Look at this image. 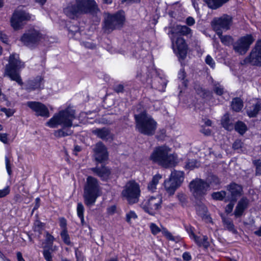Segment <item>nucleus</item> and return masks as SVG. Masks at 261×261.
Here are the masks:
<instances>
[{
	"instance_id": "1",
	"label": "nucleus",
	"mask_w": 261,
	"mask_h": 261,
	"mask_svg": "<svg viewBox=\"0 0 261 261\" xmlns=\"http://www.w3.org/2000/svg\"><path fill=\"white\" fill-rule=\"evenodd\" d=\"M75 118V111L67 108L55 113L46 123V125L50 128H57L61 126V128L55 130L54 135L57 138L65 137L73 134V130L71 128Z\"/></svg>"
},
{
	"instance_id": "2",
	"label": "nucleus",
	"mask_w": 261,
	"mask_h": 261,
	"mask_svg": "<svg viewBox=\"0 0 261 261\" xmlns=\"http://www.w3.org/2000/svg\"><path fill=\"white\" fill-rule=\"evenodd\" d=\"M63 12L69 18L74 19L83 14L96 15L100 9L95 0H75L69 3Z\"/></svg>"
},
{
	"instance_id": "3",
	"label": "nucleus",
	"mask_w": 261,
	"mask_h": 261,
	"mask_svg": "<svg viewBox=\"0 0 261 261\" xmlns=\"http://www.w3.org/2000/svg\"><path fill=\"white\" fill-rule=\"evenodd\" d=\"M150 160L165 168L175 166L176 157L171 153V148L166 145L156 147L150 154Z\"/></svg>"
},
{
	"instance_id": "4",
	"label": "nucleus",
	"mask_w": 261,
	"mask_h": 261,
	"mask_svg": "<svg viewBox=\"0 0 261 261\" xmlns=\"http://www.w3.org/2000/svg\"><path fill=\"white\" fill-rule=\"evenodd\" d=\"M134 118L136 129L139 133L148 136L154 134L157 127V122L146 111H144L138 114H135Z\"/></svg>"
},
{
	"instance_id": "5",
	"label": "nucleus",
	"mask_w": 261,
	"mask_h": 261,
	"mask_svg": "<svg viewBox=\"0 0 261 261\" xmlns=\"http://www.w3.org/2000/svg\"><path fill=\"white\" fill-rule=\"evenodd\" d=\"M8 62L5 66L4 76L22 86L23 82L20 76V71L24 67V63L20 60L19 56L16 54L11 55Z\"/></svg>"
},
{
	"instance_id": "6",
	"label": "nucleus",
	"mask_w": 261,
	"mask_h": 261,
	"mask_svg": "<svg viewBox=\"0 0 261 261\" xmlns=\"http://www.w3.org/2000/svg\"><path fill=\"white\" fill-rule=\"evenodd\" d=\"M99 186L95 178L89 176L87 178L84 188L85 204L89 207L93 205L99 196Z\"/></svg>"
},
{
	"instance_id": "7",
	"label": "nucleus",
	"mask_w": 261,
	"mask_h": 261,
	"mask_svg": "<svg viewBox=\"0 0 261 261\" xmlns=\"http://www.w3.org/2000/svg\"><path fill=\"white\" fill-rule=\"evenodd\" d=\"M123 12L119 11L114 14H108L102 24L103 32L110 34L113 31L121 28L125 21Z\"/></svg>"
},
{
	"instance_id": "8",
	"label": "nucleus",
	"mask_w": 261,
	"mask_h": 261,
	"mask_svg": "<svg viewBox=\"0 0 261 261\" xmlns=\"http://www.w3.org/2000/svg\"><path fill=\"white\" fill-rule=\"evenodd\" d=\"M141 191L139 185L134 180L126 182L121 192L122 197L126 199L129 204L138 202Z\"/></svg>"
},
{
	"instance_id": "9",
	"label": "nucleus",
	"mask_w": 261,
	"mask_h": 261,
	"mask_svg": "<svg viewBox=\"0 0 261 261\" xmlns=\"http://www.w3.org/2000/svg\"><path fill=\"white\" fill-rule=\"evenodd\" d=\"M189 187L195 198L200 200L204 198L208 190V185L207 182L198 178L190 182Z\"/></svg>"
},
{
	"instance_id": "10",
	"label": "nucleus",
	"mask_w": 261,
	"mask_h": 261,
	"mask_svg": "<svg viewBox=\"0 0 261 261\" xmlns=\"http://www.w3.org/2000/svg\"><path fill=\"white\" fill-rule=\"evenodd\" d=\"M184 178V172L174 170L171 172L170 177L164 182V186L166 191L173 195L176 190L181 185Z\"/></svg>"
},
{
	"instance_id": "11",
	"label": "nucleus",
	"mask_w": 261,
	"mask_h": 261,
	"mask_svg": "<svg viewBox=\"0 0 261 261\" xmlns=\"http://www.w3.org/2000/svg\"><path fill=\"white\" fill-rule=\"evenodd\" d=\"M232 24V17L227 14H223L221 17H215L211 22V25L216 33L227 31L230 29Z\"/></svg>"
},
{
	"instance_id": "12",
	"label": "nucleus",
	"mask_w": 261,
	"mask_h": 261,
	"mask_svg": "<svg viewBox=\"0 0 261 261\" xmlns=\"http://www.w3.org/2000/svg\"><path fill=\"white\" fill-rule=\"evenodd\" d=\"M162 198L160 196H151L148 199L144 200L141 204V207L147 213L154 215L156 211L161 207Z\"/></svg>"
},
{
	"instance_id": "13",
	"label": "nucleus",
	"mask_w": 261,
	"mask_h": 261,
	"mask_svg": "<svg viewBox=\"0 0 261 261\" xmlns=\"http://www.w3.org/2000/svg\"><path fill=\"white\" fill-rule=\"evenodd\" d=\"M41 38L42 35L38 31L30 29L23 34L20 40L24 45L31 48L37 45Z\"/></svg>"
},
{
	"instance_id": "14",
	"label": "nucleus",
	"mask_w": 261,
	"mask_h": 261,
	"mask_svg": "<svg viewBox=\"0 0 261 261\" xmlns=\"http://www.w3.org/2000/svg\"><path fill=\"white\" fill-rule=\"evenodd\" d=\"M172 48L180 61L184 60L187 57L188 45L185 40L181 37H171Z\"/></svg>"
},
{
	"instance_id": "15",
	"label": "nucleus",
	"mask_w": 261,
	"mask_h": 261,
	"mask_svg": "<svg viewBox=\"0 0 261 261\" xmlns=\"http://www.w3.org/2000/svg\"><path fill=\"white\" fill-rule=\"evenodd\" d=\"M243 64L261 66V40L256 42L249 55L243 60Z\"/></svg>"
},
{
	"instance_id": "16",
	"label": "nucleus",
	"mask_w": 261,
	"mask_h": 261,
	"mask_svg": "<svg viewBox=\"0 0 261 261\" xmlns=\"http://www.w3.org/2000/svg\"><path fill=\"white\" fill-rule=\"evenodd\" d=\"M253 41L254 39L251 35L242 37L232 44L233 49L235 52L244 55L247 51Z\"/></svg>"
},
{
	"instance_id": "17",
	"label": "nucleus",
	"mask_w": 261,
	"mask_h": 261,
	"mask_svg": "<svg viewBox=\"0 0 261 261\" xmlns=\"http://www.w3.org/2000/svg\"><path fill=\"white\" fill-rule=\"evenodd\" d=\"M31 19V15L25 11L16 10L13 13L11 19V24L15 30L19 29L23 22Z\"/></svg>"
},
{
	"instance_id": "18",
	"label": "nucleus",
	"mask_w": 261,
	"mask_h": 261,
	"mask_svg": "<svg viewBox=\"0 0 261 261\" xmlns=\"http://www.w3.org/2000/svg\"><path fill=\"white\" fill-rule=\"evenodd\" d=\"M226 189L229 195L227 196L225 201L236 202L238 198L243 194V187L233 182L228 185L226 186Z\"/></svg>"
},
{
	"instance_id": "19",
	"label": "nucleus",
	"mask_w": 261,
	"mask_h": 261,
	"mask_svg": "<svg viewBox=\"0 0 261 261\" xmlns=\"http://www.w3.org/2000/svg\"><path fill=\"white\" fill-rule=\"evenodd\" d=\"M93 152L94 159L98 163H103L108 159L107 148L101 142H98L95 144Z\"/></svg>"
},
{
	"instance_id": "20",
	"label": "nucleus",
	"mask_w": 261,
	"mask_h": 261,
	"mask_svg": "<svg viewBox=\"0 0 261 261\" xmlns=\"http://www.w3.org/2000/svg\"><path fill=\"white\" fill-rule=\"evenodd\" d=\"M27 106L30 108L37 116L45 118L49 117V112L45 105L38 101H28Z\"/></svg>"
},
{
	"instance_id": "21",
	"label": "nucleus",
	"mask_w": 261,
	"mask_h": 261,
	"mask_svg": "<svg viewBox=\"0 0 261 261\" xmlns=\"http://www.w3.org/2000/svg\"><path fill=\"white\" fill-rule=\"evenodd\" d=\"M44 80L41 76L29 79L25 84V89L28 91H34L42 88L43 86Z\"/></svg>"
},
{
	"instance_id": "22",
	"label": "nucleus",
	"mask_w": 261,
	"mask_h": 261,
	"mask_svg": "<svg viewBox=\"0 0 261 261\" xmlns=\"http://www.w3.org/2000/svg\"><path fill=\"white\" fill-rule=\"evenodd\" d=\"M249 200L246 197H243L238 202L234 211L236 218L241 217L249 205Z\"/></svg>"
},
{
	"instance_id": "23",
	"label": "nucleus",
	"mask_w": 261,
	"mask_h": 261,
	"mask_svg": "<svg viewBox=\"0 0 261 261\" xmlns=\"http://www.w3.org/2000/svg\"><path fill=\"white\" fill-rule=\"evenodd\" d=\"M192 30L186 25H177L173 28L170 33L171 37H180V36H188L191 34Z\"/></svg>"
},
{
	"instance_id": "24",
	"label": "nucleus",
	"mask_w": 261,
	"mask_h": 261,
	"mask_svg": "<svg viewBox=\"0 0 261 261\" xmlns=\"http://www.w3.org/2000/svg\"><path fill=\"white\" fill-rule=\"evenodd\" d=\"M91 170L103 180L109 179L111 173L110 169L105 166H96Z\"/></svg>"
},
{
	"instance_id": "25",
	"label": "nucleus",
	"mask_w": 261,
	"mask_h": 261,
	"mask_svg": "<svg viewBox=\"0 0 261 261\" xmlns=\"http://www.w3.org/2000/svg\"><path fill=\"white\" fill-rule=\"evenodd\" d=\"M91 132L93 134L103 140H108L112 138V135L110 130L107 127H102L101 128H97L92 129Z\"/></svg>"
},
{
	"instance_id": "26",
	"label": "nucleus",
	"mask_w": 261,
	"mask_h": 261,
	"mask_svg": "<svg viewBox=\"0 0 261 261\" xmlns=\"http://www.w3.org/2000/svg\"><path fill=\"white\" fill-rule=\"evenodd\" d=\"M229 0H204L207 7L212 10H216L221 7Z\"/></svg>"
},
{
	"instance_id": "27",
	"label": "nucleus",
	"mask_w": 261,
	"mask_h": 261,
	"mask_svg": "<svg viewBox=\"0 0 261 261\" xmlns=\"http://www.w3.org/2000/svg\"><path fill=\"white\" fill-rule=\"evenodd\" d=\"M229 0H204L207 7L212 10H216L221 7Z\"/></svg>"
},
{
	"instance_id": "28",
	"label": "nucleus",
	"mask_w": 261,
	"mask_h": 261,
	"mask_svg": "<svg viewBox=\"0 0 261 261\" xmlns=\"http://www.w3.org/2000/svg\"><path fill=\"white\" fill-rule=\"evenodd\" d=\"M192 237L196 244L200 247L202 246L204 248H207L210 246L208 241V238L206 236H203L202 238L197 236L192 232Z\"/></svg>"
},
{
	"instance_id": "29",
	"label": "nucleus",
	"mask_w": 261,
	"mask_h": 261,
	"mask_svg": "<svg viewBox=\"0 0 261 261\" xmlns=\"http://www.w3.org/2000/svg\"><path fill=\"white\" fill-rule=\"evenodd\" d=\"M221 124L226 130H231L233 129V125L231 121L228 114L226 113L221 119Z\"/></svg>"
},
{
	"instance_id": "30",
	"label": "nucleus",
	"mask_w": 261,
	"mask_h": 261,
	"mask_svg": "<svg viewBox=\"0 0 261 261\" xmlns=\"http://www.w3.org/2000/svg\"><path fill=\"white\" fill-rule=\"evenodd\" d=\"M222 219L225 227L228 230L232 232L234 234L237 233V230L235 229L233 222L230 219L223 217L222 218Z\"/></svg>"
},
{
	"instance_id": "31",
	"label": "nucleus",
	"mask_w": 261,
	"mask_h": 261,
	"mask_svg": "<svg viewBox=\"0 0 261 261\" xmlns=\"http://www.w3.org/2000/svg\"><path fill=\"white\" fill-rule=\"evenodd\" d=\"M206 181L208 185V188L210 186H212L213 187H217L221 184V180L219 178L214 174L210 175L207 177Z\"/></svg>"
},
{
	"instance_id": "32",
	"label": "nucleus",
	"mask_w": 261,
	"mask_h": 261,
	"mask_svg": "<svg viewBox=\"0 0 261 261\" xmlns=\"http://www.w3.org/2000/svg\"><path fill=\"white\" fill-rule=\"evenodd\" d=\"M231 106L234 111L240 112L243 107V102L240 98L236 97L232 99Z\"/></svg>"
},
{
	"instance_id": "33",
	"label": "nucleus",
	"mask_w": 261,
	"mask_h": 261,
	"mask_svg": "<svg viewBox=\"0 0 261 261\" xmlns=\"http://www.w3.org/2000/svg\"><path fill=\"white\" fill-rule=\"evenodd\" d=\"M221 42L225 45L229 46L233 44V38L229 35H222V32H219L217 33Z\"/></svg>"
},
{
	"instance_id": "34",
	"label": "nucleus",
	"mask_w": 261,
	"mask_h": 261,
	"mask_svg": "<svg viewBox=\"0 0 261 261\" xmlns=\"http://www.w3.org/2000/svg\"><path fill=\"white\" fill-rule=\"evenodd\" d=\"M261 109V105L259 103H256L253 105L250 109L247 110L248 115L250 117H254L258 114Z\"/></svg>"
},
{
	"instance_id": "35",
	"label": "nucleus",
	"mask_w": 261,
	"mask_h": 261,
	"mask_svg": "<svg viewBox=\"0 0 261 261\" xmlns=\"http://www.w3.org/2000/svg\"><path fill=\"white\" fill-rule=\"evenodd\" d=\"M236 131L239 133L240 135H243L245 133L247 130L246 125L242 121H238L234 126H233Z\"/></svg>"
},
{
	"instance_id": "36",
	"label": "nucleus",
	"mask_w": 261,
	"mask_h": 261,
	"mask_svg": "<svg viewBox=\"0 0 261 261\" xmlns=\"http://www.w3.org/2000/svg\"><path fill=\"white\" fill-rule=\"evenodd\" d=\"M162 178L161 175L156 174L154 175L151 181L148 184V189L152 192H153L156 189V186L159 182V180Z\"/></svg>"
},
{
	"instance_id": "37",
	"label": "nucleus",
	"mask_w": 261,
	"mask_h": 261,
	"mask_svg": "<svg viewBox=\"0 0 261 261\" xmlns=\"http://www.w3.org/2000/svg\"><path fill=\"white\" fill-rule=\"evenodd\" d=\"M197 214L201 218H204L207 217V207L203 204H197L196 206Z\"/></svg>"
},
{
	"instance_id": "38",
	"label": "nucleus",
	"mask_w": 261,
	"mask_h": 261,
	"mask_svg": "<svg viewBox=\"0 0 261 261\" xmlns=\"http://www.w3.org/2000/svg\"><path fill=\"white\" fill-rule=\"evenodd\" d=\"M200 166V164L196 160H189L187 162L185 167L189 170H193L195 168H198Z\"/></svg>"
},
{
	"instance_id": "39",
	"label": "nucleus",
	"mask_w": 261,
	"mask_h": 261,
	"mask_svg": "<svg viewBox=\"0 0 261 261\" xmlns=\"http://www.w3.org/2000/svg\"><path fill=\"white\" fill-rule=\"evenodd\" d=\"M211 196L213 199L216 200H223L225 197H227L226 192L224 191L214 192Z\"/></svg>"
},
{
	"instance_id": "40",
	"label": "nucleus",
	"mask_w": 261,
	"mask_h": 261,
	"mask_svg": "<svg viewBox=\"0 0 261 261\" xmlns=\"http://www.w3.org/2000/svg\"><path fill=\"white\" fill-rule=\"evenodd\" d=\"M60 235L63 241L65 244L67 245H70L71 244V242L70 241V237L68 233L67 229L62 230L61 232Z\"/></svg>"
},
{
	"instance_id": "41",
	"label": "nucleus",
	"mask_w": 261,
	"mask_h": 261,
	"mask_svg": "<svg viewBox=\"0 0 261 261\" xmlns=\"http://www.w3.org/2000/svg\"><path fill=\"white\" fill-rule=\"evenodd\" d=\"M147 68L145 66L141 67L138 69L137 71V77L142 79V77H147L148 75L147 72Z\"/></svg>"
},
{
	"instance_id": "42",
	"label": "nucleus",
	"mask_w": 261,
	"mask_h": 261,
	"mask_svg": "<svg viewBox=\"0 0 261 261\" xmlns=\"http://www.w3.org/2000/svg\"><path fill=\"white\" fill-rule=\"evenodd\" d=\"M186 74L184 69H181L178 72V79L182 81V83L185 87L188 85V81L185 80Z\"/></svg>"
},
{
	"instance_id": "43",
	"label": "nucleus",
	"mask_w": 261,
	"mask_h": 261,
	"mask_svg": "<svg viewBox=\"0 0 261 261\" xmlns=\"http://www.w3.org/2000/svg\"><path fill=\"white\" fill-rule=\"evenodd\" d=\"M213 90L214 92L218 95H221L224 93V88L223 86L219 84H216L214 85Z\"/></svg>"
},
{
	"instance_id": "44",
	"label": "nucleus",
	"mask_w": 261,
	"mask_h": 261,
	"mask_svg": "<svg viewBox=\"0 0 261 261\" xmlns=\"http://www.w3.org/2000/svg\"><path fill=\"white\" fill-rule=\"evenodd\" d=\"M253 163L256 167V175H261V160H254L253 161Z\"/></svg>"
},
{
	"instance_id": "45",
	"label": "nucleus",
	"mask_w": 261,
	"mask_h": 261,
	"mask_svg": "<svg viewBox=\"0 0 261 261\" xmlns=\"http://www.w3.org/2000/svg\"><path fill=\"white\" fill-rule=\"evenodd\" d=\"M43 227L44 224L40 221H37L35 223L34 231H37L39 234H41Z\"/></svg>"
},
{
	"instance_id": "46",
	"label": "nucleus",
	"mask_w": 261,
	"mask_h": 261,
	"mask_svg": "<svg viewBox=\"0 0 261 261\" xmlns=\"http://www.w3.org/2000/svg\"><path fill=\"white\" fill-rule=\"evenodd\" d=\"M77 214L79 217H82L84 216V207L83 204L79 202L77 204Z\"/></svg>"
},
{
	"instance_id": "47",
	"label": "nucleus",
	"mask_w": 261,
	"mask_h": 261,
	"mask_svg": "<svg viewBox=\"0 0 261 261\" xmlns=\"http://www.w3.org/2000/svg\"><path fill=\"white\" fill-rule=\"evenodd\" d=\"M137 218V216L136 214L134 211H130L129 213L126 214V221L128 223H130L131 219H136Z\"/></svg>"
},
{
	"instance_id": "48",
	"label": "nucleus",
	"mask_w": 261,
	"mask_h": 261,
	"mask_svg": "<svg viewBox=\"0 0 261 261\" xmlns=\"http://www.w3.org/2000/svg\"><path fill=\"white\" fill-rule=\"evenodd\" d=\"M75 254L76 260V261H84V256L82 251L78 250V249H75Z\"/></svg>"
},
{
	"instance_id": "49",
	"label": "nucleus",
	"mask_w": 261,
	"mask_h": 261,
	"mask_svg": "<svg viewBox=\"0 0 261 261\" xmlns=\"http://www.w3.org/2000/svg\"><path fill=\"white\" fill-rule=\"evenodd\" d=\"M205 63L208 65L211 68H214L215 66V63L213 58L210 56L207 55L205 60Z\"/></svg>"
},
{
	"instance_id": "50",
	"label": "nucleus",
	"mask_w": 261,
	"mask_h": 261,
	"mask_svg": "<svg viewBox=\"0 0 261 261\" xmlns=\"http://www.w3.org/2000/svg\"><path fill=\"white\" fill-rule=\"evenodd\" d=\"M164 235L166 237V238L170 241H176L177 238L172 236L171 232H170L167 230H165L163 231Z\"/></svg>"
},
{
	"instance_id": "51",
	"label": "nucleus",
	"mask_w": 261,
	"mask_h": 261,
	"mask_svg": "<svg viewBox=\"0 0 261 261\" xmlns=\"http://www.w3.org/2000/svg\"><path fill=\"white\" fill-rule=\"evenodd\" d=\"M54 240V238L53 236L50 234L48 232H46V242L47 245L49 247L53 245V243Z\"/></svg>"
},
{
	"instance_id": "52",
	"label": "nucleus",
	"mask_w": 261,
	"mask_h": 261,
	"mask_svg": "<svg viewBox=\"0 0 261 261\" xmlns=\"http://www.w3.org/2000/svg\"><path fill=\"white\" fill-rule=\"evenodd\" d=\"M43 254L45 259L46 261H52V256L51 252L48 249H44L43 251Z\"/></svg>"
},
{
	"instance_id": "53",
	"label": "nucleus",
	"mask_w": 261,
	"mask_h": 261,
	"mask_svg": "<svg viewBox=\"0 0 261 261\" xmlns=\"http://www.w3.org/2000/svg\"><path fill=\"white\" fill-rule=\"evenodd\" d=\"M6 167L8 174L11 176L12 173L10 161L7 156H5Z\"/></svg>"
},
{
	"instance_id": "54",
	"label": "nucleus",
	"mask_w": 261,
	"mask_h": 261,
	"mask_svg": "<svg viewBox=\"0 0 261 261\" xmlns=\"http://www.w3.org/2000/svg\"><path fill=\"white\" fill-rule=\"evenodd\" d=\"M150 228L152 233L153 234H156L161 231L160 228L154 223H151Z\"/></svg>"
},
{
	"instance_id": "55",
	"label": "nucleus",
	"mask_w": 261,
	"mask_h": 261,
	"mask_svg": "<svg viewBox=\"0 0 261 261\" xmlns=\"http://www.w3.org/2000/svg\"><path fill=\"white\" fill-rule=\"evenodd\" d=\"M1 111L5 113L8 117L12 116L14 113V111L11 109H7L6 108H3L1 109Z\"/></svg>"
},
{
	"instance_id": "56",
	"label": "nucleus",
	"mask_w": 261,
	"mask_h": 261,
	"mask_svg": "<svg viewBox=\"0 0 261 261\" xmlns=\"http://www.w3.org/2000/svg\"><path fill=\"white\" fill-rule=\"evenodd\" d=\"M243 143L241 140H236L232 144V148L234 150H237L240 149L242 147Z\"/></svg>"
},
{
	"instance_id": "57",
	"label": "nucleus",
	"mask_w": 261,
	"mask_h": 261,
	"mask_svg": "<svg viewBox=\"0 0 261 261\" xmlns=\"http://www.w3.org/2000/svg\"><path fill=\"white\" fill-rule=\"evenodd\" d=\"M234 203L235 202L230 201V203L226 205L225 207L226 213L229 214L232 211Z\"/></svg>"
},
{
	"instance_id": "58",
	"label": "nucleus",
	"mask_w": 261,
	"mask_h": 261,
	"mask_svg": "<svg viewBox=\"0 0 261 261\" xmlns=\"http://www.w3.org/2000/svg\"><path fill=\"white\" fill-rule=\"evenodd\" d=\"M114 90L117 93H123L124 91V86L122 84L117 85L114 87Z\"/></svg>"
},
{
	"instance_id": "59",
	"label": "nucleus",
	"mask_w": 261,
	"mask_h": 261,
	"mask_svg": "<svg viewBox=\"0 0 261 261\" xmlns=\"http://www.w3.org/2000/svg\"><path fill=\"white\" fill-rule=\"evenodd\" d=\"M10 192L9 187H7L3 190H0V198L5 197Z\"/></svg>"
},
{
	"instance_id": "60",
	"label": "nucleus",
	"mask_w": 261,
	"mask_h": 261,
	"mask_svg": "<svg viewBox=\"0 0 261 261\" xmlns=\"http://www.w3.org/2000/svg\"><path fill=\"white\" fill-rule=\"evenodd\" d=\"M182 258L185 261H190L192 259V257L189 252H185L182 254Z\"/></svg>"
},
{
	"instance_id": "61",
	"label": "nucleus",
	"mask_w": 261,
	"mask_h": 261,
	"mask_svg": "<svg viewBox=\"0 0 261 261\" xmlns=\"http://www.w3.org/2000/svg\"><path fill=\"white\" fill-rule=\"evenodd\" d=\"M200 132L203 134L205 136H210L211 134V130L209 128L202 127L200 130Z\"/></svg>"
},
{
	"instance_id": "62",
	"label": "nucleus",
	"mask_w": 261,
	"mask_h": 261,
	"mask_svg": "<svg viewBox=\"0 0 261 261\" xmlns=\"http://www.w3.org/2000/svg\"><path fill=\"white\" fill-rule=\"evenodd\" d=\"M66 220L64 218H62L60 219V226L61 228H62V230H64L65 229H67L66 228Z\"/></svg>"
},
{
	"instance_id": "63",
	"label": "nucleus",
	"mask_w": 261,
	"mask_h": 261,
	"mask_svg": "<svg viewBox=\"0 0 261 261\" xmlns=\"http://www.w3.org/2000/svg\"><path fill=\"white\" fill-rule=\"evenodd\" d=\"M0 140L5 144L8 143L7 134H0Z\"/></svg>"
},
{
	"instance_id": "64",
	"label": "nucleus",
	"mask_w": 261,
	"mask_h": 261,
	"mask_svg": "<svg viewBox=\"0 0 261 261\" xmlns=\"http://www.w3.org/2000/svg\"><path fill=\"white\" fill-rule=\"evenodd\" d=\"M195 21L194 19L192 17H188L186 19V23L190 26L193 25Z\"/></svg>"
}]
</instances>
